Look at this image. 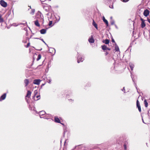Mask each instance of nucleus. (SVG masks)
<instances>
[{"label": "nucleus", "mask_w": 150, "mask_h": 150, "mask_svg": "<svg viewBox=\"0 0 150 150\" xmlns=\"http://www.w3.org/2000/svg\"><path fill=\"white\" fill-rule=\"evenodd\" d=\"M52 21H49V23L48 25L49 26H50L52 24Z\"/></svg>", "instance_id": "nucleus-27"}, {"label": "nucleus", "mask_w": 150, "mask_h": 150, "mask_svg": "<svg viewBox=\"0 0 150 150\" xmlns=\"http://www.w3.org/2000/svg\"><path fill=\"white\" fill-rule=\"evenodd\" d=\"M30 43L29 42L25 46V47L26 48L30 46Z\"/></svg>", "instance_id": "nucleus-26"}, {"label": "nucleus", "mask_w": 150, "mask_h": 150, "mask_svg": "<svg viewBox=\"0 0 150 150\" xmlns=\"http://www.w3.org/2000/svg\"><path fill=\"white\" fill-rule=\"evenodd\" d=\"M41 1L44 2L46 0H40Z\"/></svg>", "instance_id": "nucleus-39"}, {"label": "nucleus", "mask_w": 150, "mask_h": 150, "mask_svg": "<svg viewBox=\"0 0 150 150\" xmlns=\"http://www.w3.org/2000/svg\"><path fill=\"white\" fill-rule=\"evenodd\" d=\"M1 5L4 7H6L7 6V3L3 0H1L0 1Z\"/></svg>", "instance_id": "nucleus-1"}, {"label": "nucleus", "mask_w": 150, "mask_h": 150, "mask_svg": "<svg viewBox=\"0 0 150 150\" xmlns=\"http://www.w3.org/2000/svg\"><path fill=\"white\" fill-rule=\"evenodd\" d=\"M115 50L116 51L118 52L119 51V48L118 46L116 45V44H115Z\"/></svg>", "instance_id": "nucleus-19"}, {"label": "nucleus", "mask_w": 150, "mask_h": 150, "mask_svg": "<svg viewBox=\"0 0 150 150\" xmlns=\"http://www.w3.org/2000/svg\"><path fill=\"white\" fill-rule=\"evenodd\" d=\"M52 80L51 79H47V82L49 83H50Z\"/></svg>", "instance_id": "nucleus-28"}, {"label": "nucleus", "mask_w": 150, "mask_h": 150, "mask_svg": "<svg viewBox=\"0 0 150 150\" xmlns=\"http://www.w3.org/2000/svg\"><path fill=\"white\" fill-rule=\"evenodd\" d=\"M112 42L115 43V44H116V43L115 42L114 39L113 38L112 39Z\"/></svg>", "instance_id": "nucleus-30"}, {"label": "nucleus", "mask_w": 150, "mask_h": 150, "mask_svg": "<svg viewBox=\"0 0 150 150\" xmlns=\"http://www.w3.org/2000/svg\"><path fill=\"white\" fill-rule=\"evenodd\" d=\"M47 7L46 6H44V7H43V8L46 11H48V9H47L46 8Z\"/></svg>", "instance_id": "nucleus-24"}, {"label": "nucleus", "mask_w": 150, "mask_h": 150, "mask_svg": "<svg viewBox=\"0 0 150 150\" xmlns=\"http://www.w3.org/2000/svg\"><path fill=\"white\" fill-rule=\"evenodd\" d=\"M54 50V51H55V50H54V49L52 48H50L49 49V51L50 52V53H52L51 52H50V50Z\"/></svg>", "instance_id": "nucleus-29"}, {"label": "nucleus", "mask_w": 150, "mask_h": 150, "mask_svg": "<svg viewBox=\"0 0 150 150\" xmlns=\"http://www.w3.org/2000/svg\"><path fill=\"white\" fill-rule=\"evenodd\" d=\"M140 20L142 21L141 23V27L143 28L145 26L146 24L145 23L144 20L143 18H141Z\"/></svg>", "instance_id": "nucleus-5"}, {"label": "nucleus", "mask_w": 150, "mask_h": 150, "mask_svg": "<svg viewBox=\"0 0 150 150\" xmlns=\"http://www.w3.org/2000/svg\"><path fill=\"white\" fill-rule=\"evenodd\" d=\"M36 97L38 99H39V98L40 97V96H37Z\"/></svg>", "instance_id": "nucleus-38"}, {"label": "nucleus", "mask_w": 150, "mask_h": 150, "mask_svg": "<svg viewBox=\"0 0 150 150\" xmlns=\"http://www.w3.org/2000/svg\"><path fill=\"white\" fill-rule=\"evenodd\" d=\"M149 13V11L148 9H146L144 12V15L146 17L147 16Z\"/></svg>", "instance_id": "nucleus-7"}, {"label": "nucleus", "mask_w": 150, "mask_h": 150, "mask_svg": "<svg viewBox=\"0 0 150 150\" xmlns=\"http://www.w3.org/2000/svg\"><path fill=\"white\" fill-rule=\"evenodd\" d=\"M103 21L106 24V26H108V21H107V20H106L104 16H103Z\"/></svg>", "instance_id": "nucleus-12"}, {"label": "nucleus", "mask_w": 150, "mask_h": 150, "mask_svg": "<svg viewBox=\"0 0 150 150\" xmlns=\"http://www.w3.org/2000/svg\"><path fill=\"white\" fill-rule=\"evenodd\" d=\"M93 25L97 29V25L96 23L94 20H93V22L92 23Z\"/></svg>", "instance_id": "nucleus-17"}, {"label": "nucleus", "mask_w": 150, "mask_h": 150, "mask_svg": "<svg viewBox=\"0 0 150 150\" xmlns=\"http://www.w3.org/2000/svg\"><path fill=\"white\" fill-rule=\"evenodd\" d=\"M129 0H123V1L125 2H126L127 1Z\"/></svg>", "instance_id": "nucleus-34"}, {"label": "nucleus", "mask_w": 150, "mask_h": 150, "mask_svg": "<svg viewBox=\"0 0 150 150\" xmlns=\"http://www.w3.org/2000/svg\"><path fill=\"white\" fill-rule=\"evenodd\" d=\"M88 41L90 43H93L94 42V40L92 36L90 38L88 39Z\"/></svg>", "instance_id": "nucleus-11"}, {"label": "nucleus", "mask_w": 150, "mask_h": 150, "mask_svg": "<svg viewBox=\"0 0 150 150\" xmlns=\"http://www.w3.org/2000/svg\"><path fill=\"white\" fill-rule=\"evenodd\" d=\"M24 82L25 85V87H27L30 83L28 79H25L24 80Z\"/></svg>", "instance_id": "nucleus-4"}, {"label": "nucleus", "mask_w": 150, "mask_h": 150, "mask_svg": "<svg viewBox=\"0 0 150 150\" xmlns=\"http://www.w3.org/2000/svg\"><path fill=\"white\" fill-rule=\"evenodd\" d=\"M54 121L56 122L61 123V124L63 125V124H62L61 123L60 120L59 119L58 117H55L54 118Z\"/></svg>", "instance_id": "nucleus-9"}, {"label": "nucleus", "mask_w": 150, "mask_h": 150, "mask_svg": "<svg viewBox=\"0 0 150 150\" xmlns=\"http://www.w3.org/2000/svg\"><path fill=\"white\" fill-rule=\"evenodd\" d=\"M80 58H79L77 60V62L78 63H79L81 61H80Z\"/></svg>", "instance_id": "nucleus-32"}, {"label": "nucleus", "mask_w": 150, "mask_h": 150, "mask_svg": "<svg viewBox=\"0 0 150 150\" xmlns=\"http://www.w3.org/2000/svg\"><path fill=\"white\" fill-rule=\"evenodd\" d=\"M40 79H35L33 81V83L35 84L39 85L41 81Z\"/></svg>", "instance_id": "nucleus-6"}, {"label": "nucleus", "mask_w": 150, "mask_h": 150, "mask_svg": "<svg viewBox=\"0 0 150 150\" xmlns=\"http://www.w3.org/2000/svg\"><path fill=\"white\" fill-rule=\"evenodd\" d=\"M103 42L106 44H108L109 43L110 40L108 39H105V40H103Z\"/></svg>", "instance_id": "nucleus-13"}, {"label": "nucleus", "mask_w": 150, "mask_h": 150, "mask_svg": "<svg viewBox=\"0 0 150 150\" xmlns=\"http://www.w3.org/2000/svg\"><path fill=\"white\" fill-rule=\"evenodd\" d=\"M6 93H4L2 96H1L0 98V101H1L2 100L5 99L6 98Z\"/></svg>", "instance_id": "nucleus-8"}, {"label": "nucleus", "mask_w": 150, "mask_h": 150, "mask_svg": "<svg viewBox=\"0 0 150 150\" xmlns=\"http://www.w3.org/2000/svg\"><path fill=\"white\" fill-rule=\"evenodd\" d=\"M47 30L45 29H43L40 30V33L41 34H45L46 33Z\"/></svg>", "instance_id": "nucleus-10"}, {"label": "nucleus", "mask_w": 150, "mask_h": 150, "mask_svg": "<svg viewBox=\"0 0 150 150\" xmlns=\"http://www.w3.org/2000/svg\"><path fill=\"white\" fill-rule=\"evenodd\" d=\"M129 64L131 70H133L134 66V65L132 63H130Z\"/></svg>", "instance_id": "nucleus-18"}, {"label": "nucleus", "mask_w": 150, "mask_h": 150, "mask_svg": "<svg viewBox=\"0 0 150 150\" xmlns=\"http://www.w3.org/2000/svg\"><path fill=\"white\" fill-rule=\"evenodd\" d=\"M137 107L138 108L139 111L140 112H141V106L140 105V103L138 100L137 101L136 103Z\"/></svg>", "instance_id": "nucleus-3"}, {"label": "nucleus", "mask_w": 150, "mask_h": 150, "mask_svg": "<svg viewBox=\"0 0 150 150\" xmlns=\"http://www.w3.org/2000/svg\"><path fill=\"white\" fill-rule=\"evenodd\" d=\"M35 24L38 27H40V25L39 23L38 22V20H36L34 21Z\"/></svg>", "instance_id": "nucleus-15"}, {"label": "nucleus", "mask_w": 150, "mask_h": 150, "mask_svg": "<svg viewBox=\"0 0 150 150\" xmlns=\"http://www.w3.org/2000/svg\"><path fill=\"white\" fill-rule=\"evenodd\" d=\"M31 94V92L29 90L27 91L26 95L25 97V99L27 101L28 100L27 99V98H29L30 97Z\"/></svg>", "instance_id": "nucleus-2"}, {"label": "nucleus", "mask_w": 150, "mask_h": 150, "mask_svg": "<svg viewBox=\"0 0 150 150\" xmlns=\"http://www.w3.org/2000/svg\"><path fill=\"white\" fill-rule=\"evenodd\" d=\"M107 50H111V49L110 48L107 47Z\"/></svg>", "instance_id": "nucleus-36"}, {"label": "nucleus", "mask_w": 150, "mask_h": 150, "mask_svg": "<svg viewBox=\"0 0 150 150\" xmlns=\"http://www.w3.org/2000/svg\"><path fill=\"white\" fill-rule=\"evenodd\" d=\"M35 12V10L34 9H32L31 10V12L30 13L32 14H33Z\"/></svg>", "instance_id": "nucleus-25"}, {"label": "nucleus", "mask_w": 150, "mask_h": 150, "mask_svg": "<svg viewBox=\"0 0 150 150\" xmlns=\"http://www.w3.org/2000/svg\"><path fill=\"white\" fill-rule=\"evenodd\" d=\"M108 54V52H105V55H107Z\"/></svg>", "instance_id": "nucleus-31"}, {"label": "nucleus", "mask_w": 150, "mask_h": 150, "mask_svg": "<svg viewBox=\"0 0 150 150\" xmlns=\"http://www.w3.org/2000/svg\"><path fill=\"white\" fill-rule=\"evenodd\" d=\"M128 144V142H125L124 143V146L125 150H127V145Z\"/></svg>", "instance_id": "nucleus-16"}, {"label": "nucleus", "mask_w": 150, "mask_h": 150, "mask_svg": "<svg viewBox=\"0 0 150 150\" xmlns=\"http://www.w3.org/2000/svg\"><path fill=\"white\" fill-rule=\"evenodd\" d=\"M114 24V22L112 21V22H111V25H113Z\"/></svg>", "instance_id": "nucleus-33"}, {"label": "nucleus", "mask_w": 150, "mask_h": 150, "mask_svg": "<svg viewBox=\"0 0 150 150\" xmlns=\"http://www.w3.org/2000/svg\"><path fill=\"white\" fill-rule=\"evenodd\" d=\"M144 103L145 105V106L147 108L148 106V103L146 101V100L145 99L144 101Z\"/></svg>", "instance_id": "nucleus-20"}, {"label": "nucleus", "mask_w": 150, "mask_h": 150, "mask_svg": "<svg viewBox=\"0 0 150 150\" xmlns=\"http://www.w3.org/2000/svg\"><path fill=\"white\" fill-rule=\"evenodd\" d=\"M80 58V61L81 62H82L83 60H82V58Z\"/></svg>", "instance_id": "nucleus-37"}, {"label": "nucleus", "mask_w": 150, "mask_h": 150, "mask_svg": "<svg viewBox=\"0 0 150 150\" xmlns=\"http://www.w3.org/2000/svg\"><path fill=\"white\" fill-rule=\"evenodd\" d=\"M41 54H39L38 56V58H37V60L38 61L41 58Z\"/></svg>", "instance_id": "nucleus-22"}, {"label": "nucleus", "mask_w": 150, "mask_h": 150, "mask_svg": "<svg viewBox=\"0 0 150 150\" xmlns=\"http://www.w3.org/2000/svg\"><path fill=\"white\" fill-rule=\"evenodd\" d=\"M101 47L102 49L104 51L105 50H107V46L104 45L101 46Z\"/></svg>", "instance_id": "nucleus-14"}, {"label": "nucleus", "mask_w": 150, "mask_h": 150, "mask_svg": "<svg viewBox=\"0 0 150 150\" xmlns=\"http://www.w3.org/2000/svg\"><path fill=\"white\" fill-rule=\"evenodd\" d=\"M45 112L43 111H42L40 112V114L42 115H44L45 114Z\"/></svg>", "instance_id": "nucleus-23"}, {"label": "nucleus", "mask_w": 150, "mask_h": 150, "mask_svg": "<svg viewBox=\"0 0 150 150\" xmlns=\"http://www.w3.org/2000/svg\"><path fill=\"white\" fill-rule=\"evenodd\" d=\"M147 21L150 24V19H148Z\"/></svg>", "instance_id": "nucleus-35"}, {"label": "nucleus", "mask_w": 150, "mask_h": 150, "mask_svg": "<svg viewBox=\"0 0 150 150\" xmlns=\"http://www.w3.org/2000/svg\"><path fill=\"white\" fill-rule=\"evenodd\" d=\"M4 20L2 18V16L1 14H0V23H2L4 22Z\"/></svg>", "instance_id": "nucleus-21"}]
</instances>
